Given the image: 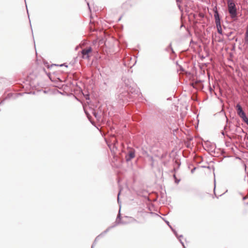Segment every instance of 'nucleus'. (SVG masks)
<instances>
[{"label": "nucleus", "instance_id": "a211bd4d", "mask_svg": "<svg viewBox=\"0 0 248 248\" xmlns=\"http://www.w3.org/2000/svg\"><path fill=\"white\" fill-rule=\"evenodd\" d=\"M93 115H94V117H95V118L97 117V114L94 111Z\"/></svg>", "mask_w": 248, "mask_h": 248}, {"label": "nucleus", "instance_id": "2f4dec72", "mask_svg": "<svg viewBox=\"0 0 248 248\" xmlns=\"http://www.w3.org/2000/svg\"><path fill=\"white\" fill-rule=\"evenodd\" d=\"M122 16H120V18L118 19V21H120L121 20Z\"/></svg>", "mask_w": 248, "mask_h": 248}, {"label": "nucleus", "instance_id": "393cba45", "mask_svg": "<svg viewBox=\"0 0 248 248\" xmlns=\"http://www.w3.org/2000/svg\"><path fill=\"white\" fill-rule=\"evenodd\" d=\"M247 198V197H244L243 198V200H246Z\"/></svg>", "mask_w": 248, "mask_h": 248}, {"label": "nucleus", "instance_id": "412c9836", "mask_svg": "<svg viewBox=\"0 0 248 248\" xmlns=\"http://www.w3.org/2000/svg\"><path fill=\"white\" fill-rule=\"evenodd\" d=\"M183 237V235H178V237H179V238H178V239H181V238H182Z\"/></svg>", "mask_w": 248, "mask_h": 248}, {"label": "nucleus", "instance_id": "4c0bfd02", "mask_svg": "<svg viewBox=\"0 0 248 248\" xmlns=\"http://www.w3.org/2000/svg\"><path fill=\"white\" fill-rule=\"evenodd\" d=\"M215 188H216V187L215 186L214 187V190L215 189ZM214 194H215V192H214Z\"/></svg>", "mask_w": 248, "mask_h": 248}, {"label": "nucleus", "instance_id": "aec40b11", "mask_svg": "<svg viewBox=\"0 0 248 248\" xmlns=\"http://www.w3.org/2000/svg\"><path fill=\"white\" fill-rule=\"evenodd\" d=\"M195 169H196V168L192 169L191 170V173H193L194 170H195Z\"/></svg>", "mask_w": 248, "mask_h": 248}, {"label": "nucleus", "instance_id": "72a5a7b5", "mask_svg": "<svg viewBox=\"0 0 248 248\" xmlns=\"http://www.w3.org/2000/svg\"><path fill=\"white\" fill-rule=\"evenodd\" d=\"M193 43V40H191V41H190V44H191V43Z\"/></svg>", "mask_w": 248, "mask_h": 248}, {"label": "nucleus", "instance_id": "f704fd0d", "mask_svg": "<svg viewBox=\"0 0 248 248\" xmlns=\"http://www.w3.org/2000/svg\"><path fill=\"white\" fill-rule=\"evenodd\" d=\"M175 170H176L175 169H174L172 171H175Z\"/></svg>", "mask_w": 248, "mask_h": 248}, {"label": "nucleus", "instance_id": "58836bf2", "mask_svg": "<svg viewBox=\"0 0 248 248\" xmlns=\"http://www.w3.org/2000/svg\"><path fill=\"white\" fill-rule=\"evenodd\" d=\"M188 17L189 19H190V16H188Z\"/></svg>", "mask_w": 248, "mask_h": 248}, {"label": "nucleus", "instance_id": "4be33fe9", "mask_svg": "<svg viewBox=\"0 0 248 248\" xmlns=\"http://www.w3.org/2000/svg\"><path fill=\"white\" fill-rule=\"evenodd\" d=\"M215 16H219L218 13L217 12H215L214 15Z\"/></svg>", "mask_w": 248, "mask_h": 248}, {"label": "nucleus", "instance_id": "20e7f679", "mask_svg": "<svg viewBox=\"0 0 248 248\" xmlns=\"http://www.w3.org/2000/svg\"><path fill=\"white\" fill-rule=\"evenodd\" d=\"M228 9L231 16H236L237 8L233 0H227Z\"/></svg>", "mask_w": 248, "mask_h": 248}, {"label": "nucleus", "instance_id": "c9c22d12", "mask_svg": "<svg viewBox=\"0 0 248 248\" xmlns=\"http://www.w3.org/2000/svg\"><path fill=\"white\" fill-rule=\"evenodd\" d=\"M183 26H184V25H183V24H182V25H181V28H182Z\"/></svg>", "mask_w": 248, "mask_h": 248}, {"label": "nucleus", "instance_id": "c85d7f7f", "mask_svg": "<svg viewBox=\"0 0 248 248\" xmlns=\"http://www.w3.org/2000/svg\"><path fill=\"white\" fill-rule=\"evenodd\" d=\"M200 82H201V81H196L195 83H200Z\"/></svg>", "mask_w": 248, "mask_h": 248}, {"label": "nucleus", "instance_id": "39448f33", "mask_svg": "<svg viewBox=\"0 0 248 248\" xmlns=\"http://www.w3.org/2000/svg\"><path fill=\"white\" fill-rule=\"evenodd\" d=\"M135 150L131 147H128L127 152L126 153L125 158L126 162L131 161L135 157Z\"/></svg>", "mask_w": 248, "mask_h": 248}, {"label": "nucleus", "instance_id": "bb28decb", "mask_svg": "<svg viewBox=\"0 0 248 248\" xmlns=\"http://www.w3.org/2000/svg\"><path fill=\"white\" fill-rule=\"evenodd\" d=\"M179 241L180 243H181L182 242H183L181 240V239H179Z\"/></svg>", "mask_w": 248, "mask_h": 248}, {"label": "nucleus", "instance_id": "ea45409f", "mask_svg": "<svg viewBox=\"0 0 248 248\" xmlns=\"http://www.w3.org/2000/svg\"><path fill=\"white\" fill-rule=\"evenodd\" d=\"M91 248H93V246H92Z\"/></svg>", "mask_w": 248, "mask_h": 248}, {"label": "nucleus", "instance_id": "2eb2a0df", "mask_svg": "<svg viewBox=\"0 0 248 248\" xmlns=\"http://www.w3.org/2000/svg\"><path fill=\"white\" fill-rule=\"evenodd\" d=\"M170 228L171 229L173 233L176 231L171 226H170Z\"/></svg>", "mask_w": 248, "mask_h": 248}, {"label": "nucleus", "instance_id": "f257e3e1", "mask_svg": "<svg viewBox=\"0 0 248 248\" xmlns=\"http://www.w3.org/2000/svg\"><path fill=\"white\" fill-rule=\"evenodd\" d=\"M139 90L131 78H122V83L119 86L118 97L122 102L129 101L133 97L132 94H137Z\"/></svg>", "mask_w": 248, "mask_h": 248}, {"label": "nucleus", "instance_id": "1a4fd4ad", "mask_svg": "<svg viewBox=\"0 0 248 248\" xmlns=\"http://www.w3.org/2000/svg\"><path fill=\"white\" fill-rule=\"evenodd\" d=\"M217 32L219 34H222V30L221 29V26H219L218 27H217Z\"/></svg>", "mask_w": 248, "mask_h": 248}, {"label": "nucleus", "instance_id": "a878e982", "mask_svg": "<svg viewBox=\"0 0 248 248\" xmlns=\"http://www.w3.org/2000/svg\"><path fill=\"white\" fill-rule=\"evenodd\" d=\"M221 134H222V135H225V133H224V131H222L221 132Z\"/></svg>", "mask_w": 248, "mask_h": 248}, {"label": "nucleus", "instance_id": "f8f14e48", "mask_svg": "<svg viewBox=\"0 0 248 248\" xmlns=\"http://www.w3.org/2000/svg\"><path fill=\"white\" fill-rule=\"evenodd\" d=\"M169 47H170V50L171 51L172 53H174V50H173V48L171 47V44H170L169 45Z\"/></svg>", "mask_w": 248, "mask_h": 248}, {"label": "nucleus", "instance_id": "473e14b6", "mask_svg": "<svg viewBox=\"0 0 248 248\" xmlns=\"http://www.w3.org/2000/svg\"><path fill=\"white\" fill-rule=\"evenodd\" d=\"M232 34V32H230L229 34L228 35V36H229Z\"/></svg>", "mask_w": 248, "mask_h": 248}, {"label": "nucleus", "instance_id": "7ed1b4c3", "mask_svg": "<svg viewBox=\"0 0 248 248\" xmlns=\"http://www.w3.org/2000/svg\"><path fill=\"white\" fill-rule=\"evenodd\" d=\"M236 108L238 115L242 118L243 121L248 125V118L247 117L245 112L243 111L242 107L239 104L236 105Z\"/></svg>", "mask_w": 248, "mask_h": 248}, {"label": "nucleus", "instance_id": "6ab92c4d", "mask_svg": "<svg viewBox=\"0 0 248 248\" xmlns=\"http://www.w3.org/2000/svg\"><path fill=\"white\" fill-rule=\"evenodd\" d=\"M93 126H94V127H95L96 128V129L97 130V131H99V128H98V127H97L95 125V124H93Z\"/></svg>", "mask_w": 248, "mask_h": 248}, {"label": "nucleus", "instance_id": "4468645a", "mask_svg": "<svg viewBox=\"0 0 248 248\" xmlns=\"http://www.w3.org/2000/svg\"><path fill=\"white\" fill-rule=\"evenodd\" d=\"M170 228L171 229L173 233L176 231L171 226H170Z\"/></svg>", "mask_w": 248, "mask_h": 248}, {"label": "nucleus", "instance_id": "6e6552de", "mask_svg": "<svg viewBox=\"0 0 248 248\" xmlns=\"http://www.w3.org/2000/svg\"><path fill=\"white\" fill-rule=\"evenodd\" d=\"M215 22L217 27H218L219 26H221V18L220 16H215Z\"/></svg>", "mask_w": 248, "mask_h": 248}, {"label": "nucleus", "instance_id": "c756f323", "mask_svg": "<svg viewBox=\"0 0 248 248\" xmlns=\"http://www.w3.org/2000/svg\"><path fill=\"white\" fill-rule=\"evenodd\" d=\"M226 122H227V123H228V119H227V118L226 117Z\"/></svg>", "mask_w": 248, "mask_h": 248}, {"label": "nucleus", "instance_id": "b1692460", "mask_svg": "<svg viewBox=\"0 0 248 248\" xmlns=\"http://www.w3.org/2000/svg\"><path fill=\"white\" fill-rule=\"evenodd\" d=\"M167 50L169 51V49H170V47H169V46H168V48H167Z\"/></svg>", "mask_w": 248, "mask_h": 248}, {"label": "nucleus", "instance_id": "ddd939ff", "mask_svg": "<svg viewBox=\"0 0 248 248\" xmlns=\"http://www.w3.org/2000/svg\"><path fill=\"white\" fill-rule=\"evenodd\" d=\"M174 235H175V236H176L177 238H179V237H178V233H177V232H176V231L174 232Z\"/></svg>", "mask_w": 248, "mask_h": 248}, {"label": "nucleus", "instance_id": "a19ab883", "mask_svg": "<svg viewBox=\"0 0 248 248\" xmlns=\"http://www.w3.org/2000/svg\"><path fill=\"white\" fill-rule=\"evenodd\" d=\"M246 204H248V202L246 203Z\"/></svg>", "mask_w": 248, "mask_h": 248}, {"label": "nucleus", "instance_id": "dca6fc26", "mask_svg": "<svg viewBox=\"0 0 248 248\" xmlns=\"http://www.w3.org/2000/svg\"><path fill=\"white\" fill-rule=\"evenodd\" d=\"M237 17H238V16H231V17H232L233 19H234V20H236V19H237Z\"/></svg>", "mask_w": 248, "mask_h": 248}, {"label": "nucleus", "instance_id": "7c9ffc66", "mask_svg": "<svg viewBox=\"0 0 248 248\" xmlns=\"http://www.w3.org/2000/svg\"><path fill=\"white\" fill-rule=\"evenodd\" d=\"M227 126V125H225V126H224V130H225V129H226Z\"/></svg>", "mask_w": 248, "mask_h": 248}, {"label": "nucleus", "instance_id": "e433bc0d", "mask_svg": "<svg viewBox=\"0 0 248 248\" xmlns=\"http://www.w3.org/2000/svg\"><path fill=\"white\" fill-rule=\"evenodd\" d=\"M199 16H203V15H201V14H199Z\"/></svg>", "mask_w": 248, "mask_h": 248}, {"label": "nucleus", "instance_id": "f3484780", "mask_svg": "<svg viewBox=\"0 0 248 248\" xmlns=\"http://www.w3.org/2000/svg\"><path fill=\"white\" fill-rule=\"evenodd\" d=\"M180 243L182 244V245L183 246V248H186V247H185V245H184V242H181V243Z\"/></svg>", "mask_w": 248, "mask_h": 248}, {"label": "nucleus", "instance_id": "9d476101", "mask_svg": "<svg viewBox=\"0 0 248 248\" xmlns=\"http://www.w3.org/2000/svg\"><path fill=\"white\" fill-rule=\"evenodd\" d=\"M173 177L175 180V183L178 184L179 183V182L180 181V179H177L175 174H174Z\"/></svg>", "mask_w": 248, "mask_h": 248}, {"label": "nucleus", "instance_id": "0eeeda50", "mask_svg": "<svg viewBox=\"0 0 248 248\" xmlns=\"http://www.w3.org/2000/svg\"><path fill=\"white\" fill-rule=\"evenodd\" d=\"M92 52L91 48L83 49L82 51L83 58H88L89 57V53Z\"/></svg>", "mask_w": 248, "mask_h": 248}, {"label": "nucleus", "instance_id": "cd10ccee", "mask_svg": "<svg viewBox=\"0 0 248 248\" xmlns=\"http://www.w3.org/2000/svg\"><path fill=\"white\" fill-rule=\"evenodd\" d=\"M185 17V16H181V19L182 20H183V17Z\"/></svg>", "mask_w": 248, "mask_h": 248}, {"label": "nucleus", "instance_id": "f03ea898", "mask_svg": "<svg viewBox=\"0 0 248 248\" xmlns=\"http://www.w3.org/2000/svg\"><path fill=\"white\" fill-rule=\"evenodd\" d=\"M131 222H138V221L132 217H128L127 216L124 217V218L123 219H122L121 213H120V209H119V213L117 215L116 221L115 222V224L112 226H109L105 231H104L102 233H101L100 234H99L98 236H97L95 238V240H94V242L95 241H97L99 239V237L104 236L106 233H107L109 231L110 229L115 227L118 224H126L127 223H131Z\"/></svg>", "mask_w": 248, "mask_h": 248}, {"label": "nucleus", "instance_id": "5701e85b", "mask_svg": "<svg viewBox=\"0 0 248 248\" xmlns=\"http://www.w3.org/2000/svg\"><path fill=\"white\" fill-rule=\"evenodd\" d=\"M166 223L167 224V225L170 227V225L169 222L168 221H166Z\"/></svg>", "mask_w": 248, "mask_h": 248}, {"label": "nucleus", "instance_id": "423d86ee", "mask_svg": "<svg viewBox=\"0 0 248 248\" xmlns=\"http://www.w3.org/2000/svg\"><path fill=\"white\" fill-rule=\"evenodd\" d=\"M84 109L89 120L92 124H93V122L92 120V114H93V108L89 104H88L85 105L84 107Z\"/></svg>", "mask_w": 248, "mask_h": 248}, {"label": "nucleus", "instance_id": "9b49d317", "mask_svg": "<svg viewBox=\"0 0 248 248\" xmlns=\"http://www.w3.org/2000/svg\"><path fill=\"white\" fill-rule=\"evenodd\" d=\"M120 193H121V191H120L118 194V196H117V201H118V202L119 203H120V199H119V196H120Z\"/></svg>", "mask_w": 248, "mask_h": 248}]
</instances>
